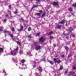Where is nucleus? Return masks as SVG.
I'll return each mask as SVG.
<instances>
[{
    "label": "nucleus",
    "mask_w": 76,
    "mask_h": 76,
    "mask_svg": "<svg viewBox=\"0 0 76 76\" xmlns=\"http://www.w3.org/2000/svg\"><path fill=\"white\" fill-rule=\"evenodd\" d=\"M25 26L26 27H27V26H28V24L25 25Z\"/></svg>",
    "instance_id": "39"
},
{
    "label": "nucleus",
    "mask_w": 76,
    "mask_h": 76,
    "mask_svg": "<svg viewBox=\"0 0 76 76\" xmlns=\"http://www.w3.org/2000/svg\"><path fill=\"white\" fill-rule=\"evenodd\" d=\"M24 65V66H26V65H24L23 64L22 65V66H23Z\"/></svg>",
    "instance_id": "53"
},
{
    "label": "nucleus",
    "mask_w": 76,
    "mask_h": 76,
    "mask_svg": "<svg viewBox=\"0 0 76 76\" xmlns=\"http://www.w3.org/2000/svg\"><path fill=\"white\" fill-rule=\"evenodd\" d=\"M65 21V20H64L63 21H62L61 22H59V23L60 24H64V22Z\"/></svg>",
    "instance_id": "8"
},
{
    "label": "nucleus",
    "mask_w": 76,
    "mask_h": 76,
    "mask_svg": "<svg viewBox=\"0 0 76 76\" xmlns=\"http://www.w3.org/2000/svg\"><path fill=\"white\" fill-rule=\"evenodd\" d=\"M19 53L20 54H23V51L22 50H20L19 52Z\"/></svg>",
    "instance_id": "11"
},
{
    "label": "nucleus",
    "mask_w": 76,
    "mask_h": 76,
    "mask_svg": "<svg viewBox=\"0 0 76 76\" xmlns=\"http://www.w3.org/2000/svg\"><path fill=\"white\" fill-rule=\"evenodd\" d=\"M14 13L15 14H16L17 13H18V12H15Z\"/></svg>",
    "instance_id": "45"
},
{
    "label": "nucleus",
    "mask_w": 76,
    "mask_h": 76,
    "mask_svg": "<svg viewBox=\"0 0 76 76\" xmlns=\"http://www.w3.org/2000/svg\"><path fill=\"white\" fill-rule=\"evenodd\" d=\"M21 20H23V18H21Z\"/></svg>",
    "instance_id": "47"
},
{
    "label": "nucleus",
    "mask_w": 76,
    "mask_h": 76,
    "mask_svg": "<svg viewBox=\"0 0 76 76\" xmlns=\"http://www.w3.org/2000/svg\"><path fill=\"white\" fill-rule=\"evenodd\" d=\"M66 26H68V25H67V24H66Z\"/></svg>",
    "instance_id": "54"
},
{
    "label": "nucleus",
    "mask_w": 76,
    "mask_h": 76,
    "mask_svg": "<svg viewBox=\"0 0 76 76\" xmlns=\"http://www.w3.org/2000/svg\"><path fill=\"white\" fill-rule=\"evenodd\" d=\"M37 7V5H34L32 7L31 9V11H32V10L34 9V7Z\"/></svg>",
    "instance_id": "9"
},
{
    "label": "nucleus",
    "mask_w": 76,
    "mask_h": 76,
    "mask_svg": "<svg viewBox=\"0 0 76 76\" xmlns=\"http://www.w3.org/2000/svg\"><path fill=\"white\" fill-rule=\"evenodd\" d=\"M67 72H68V71L67 70L65 72V75H66V74L67 73Z\"/></svg>",
    "instance_id": "38"
},
{
    "label": "nucleus",
    "mask_w": 76,
    "mask_h": 76,
    "mask_svg": "<svg viewBox=\"0 0 76 76\" xmlns=\"http://www.w3.org/2000/svg\"><path fill=\"white\" fill-rule=\"evenodd\" d=\"M6 20H6V19H4V20H3V21L4 22H6Z\"/></svg>",
    "instance_id": "35"
},
{
    "label": "nucleus",
    "mask_w": 76,
    "mask_h": 76,
    "mask_svg": "<svg viewBox=\"0 0 76 76\" xmlns=\"http://www.w3.org/2000/svg\"><path fill=\"white\" fill-rule=\"evenodd\" d=\"M24 69H25V68H24Z\"/></svg>",
    "instance_id": "62"
},
{
    "label": "nucleus",
    "mask_w": 76,
    "mask_h": 76,
    "mask_svg": "<svg viewBox=\"0 0 76 76\" xmlns=\"http://www.w3.org/2000/svg\"><path fill=\"white\" fill-rule=\"evenodd\" d=\"M7 75V74H6L4 75V76H6V75Z\"/></svg>",
    "instance_id": "51"
},
{
    "label": "nucleus",
    "mask_w": 76,
    "mask_h": 76,
    "mask_svg": "<svg viewBox=\"0 0 76 76\" xmlns=\"http://www.w3.org/2000/svg\"><path fill=\"white\" fill-rule=\"evenodd\" d=\"M34 63H35V61H34Z\"/></svg>",
    "instance_id": "61"
},
{
    "label": "nucleus",
    "mask_w": 76,
    "mask_h": 76,
    "mask_svg": "<svg viewBox=\"0 0 76 76\" xmlns=\"http://www.w3.org/2000/svg\"><path fill=\"white\" fill-rule=\"evenodd\" d=\"M64 35H67V34H64Z\"/></svg>",
    "instance_id": "52"
},
{
    "label": "nucleus",
    "mask_w": 76,
    "mask_h": 76,
    "mask_svg": "<svg viewBox=\"0 0 76 76\" xmlns=\"http://www.w3.org/2000/svg\"><path fill=\"white\" fill-rule=\"evenodd\" d=\"M74 76H76V75H74Z\"/></svg>",
    "instance_id": "57"
},
{
    "label": "nucleus",
    "mask_w": 76,
    "mask_h": 76,
    "mask_svg": "<svg viewBox=\"0 0 76 76\" xmlns=\"http://www.w3.org/2000/svg\"><path fill=\"white\" fill-rule=\"evenodd\" d=\"M72 6H73V7H76V4H74L72 5Z\"/></svg>",
    "instance_id": "15"
},
{
    "label": "nucleus",
    "mask_w": 76,
    "mask_h": 76,
    "mask_svg": "<svg viewBox=\"0 0 76 76\" xmlns=\"http://www.w3.org/2000/svg\"><path fill=\"white\" fill-rule=\"evenodd\" d=\"M49 0H47V1H48Z\"/></svg>",
    "instance_id": "58"
},
{
    "label": "nucleus",
    "mask_w": 76,
    "mask_h": 76,
    "mask_svg": "<svg viewBox=\"0 0 76 76\" xmlns=\"http://www.w3.org/2000/svg\"><path fill=\"white\" fill-rule=\"evenodd\" d=\"M23 27L22 26H21V29L20 30L18 29V31H19L20 32L22 31V30H23Z\"/></svg>",
    "instance_id": "7"
},
{
    "label": "nucleus",
    "mask_w": 76,
    "mask_h": 76,
    "mask_svg": "<svg viewBox=\"0 0 76 76\" xmlns=\"http://www.w3.org/2000/svg\"><path fill=\"white\" fill-rule=\"evenodd\" d=\"M49 63H50L51 64H53V62L51 61H49Z\"/></svg>",
    "instance_id": "18"
},
{
    "label": "nucleus",
    "mask_w": 76,
    "mask_h": 76,
    "mask_svg": "<svg viewBox=\"0 0 76 76\" xmlns=\"http://www.w3.org/2000/svg\"><path fill=\"white\" fill-rule=\"evenodd\" d=\"M3 29V27L2 26L1 27H0V31H2Z\"/></svg>",
    "instance_id": "10"
},
{
    "label": "nucleus",
    "mask_w": 76,
    "mask_h": 76,
    "mask_svg": "<svg viewBox=\"0 0 76 76\" xmlns=\"http://www.w3.org/2000/svg\"><path fill=\"white\" fill-rule=\"evenodd\" d=\"M45 15V13H43L42 16V18H43V17H44V16Z\"/></svg>",
    "instance_id": "26"
},
{
    "label": "nucleus",
    "mask_w": 76,
    "mask_h": 76,
    "mask_svg": "<svg viewBox=\"0 0 76 76\" xmlns=\"http://www.w3.org/2000/svg\"><path fill=\"white\" fill-rule=\"evenodd\" d=\"M11 29L12 31H15V28H14L13 27L11 28Z\"/></svg>",
    "instance_id": "23"
},
{
    "label": "nucleus",
    "mask_w": 76,
    "mask_h": 76,
    "mask_svg": "<svg viewBox=\"0 0 76 76\" xmlns=\"http://www.w3.org/2000/svg\"><path fill=\"white\" fill-rule=\"evenodd\" d=\"M35 75L36 76H38V73H35Z\"/></svg>",
    "instance_id": "30"
},
{
    "label": "nucleus",
    "mask_w": 76,
    "mask_h": 76,
    "mask_svg": "<svg viewBox=\"0 0 76 76\" xmlns=\"http://www.w3.org/2000/svg\"><path fill=\"white\" fill-rule=\"evenodd\" d=\"M69 73H70V74H71V75H74V74H75V72H69Z\"/></svg>",
    "instance_id": "13"
},
{
    "label": "nucleus",
    "mask_w": 76,
    "mask_h": 76,
    "mask_svg": "<svg viewBox=\"0 0 76 76\" xmlns=\"http://www.w3.org/2000/svg\"><path fill=\"white\" fill-rule=\"evenodd\" d=\"M56 44H54V47H56Z\"/></svg>",
    "instance_id": "49"
},
{
    "label": "nucleus",
    "mask_w": 76,
    "mask_h": 76,
    "mask_svg": "<svg viewBox=\"0 0 76 76\" xmlns=\"http://www.w3.org/2000/svg\"><path fill=\"white\" fill-rule=\"evenodd\" d=\"M69 11H70V12H72V11H73L72 10V7H70V8L69 9Z\"/></svg>",
    "instance_id": "20"
},
{
    "label": "nucleus",
    "mask_w": 76,
    "mask_h": 76,
    "mask_svg": "<svg viewBox=\"0 0 76 76\" xmlns=\"http://www.w3.org/2000/svg\"><path fill=\"white\" fill-rule=\"evenodd\" d=\"M60 69V70H61L62 69H63V66H61Z\"/></svg>",
    "instance_id": "27"
},
{
    "label": "nucleus",
    "mask_w": 76,
    "mask_h": 76,
    "mask_svg": "<svg viewBox=\"0 0 76 76\" xmlns=\"http://www.w3.org/2000/svg\"><path fill=\"white\" fill-rule=\"evenodd\" d=\"M73 30V29H72V31Z\"/></svg>",
    "instance_id": "60"
},
{
    "label": "nucleus",
    "mask_w": 76,
    "mask_h": 76,
    "mask_svg": "<svg viewBox=\"0 0 76 76\" xmlns=\"http://www.w3.org/2000/svg\"><path fill=\"white\" fill-rule=\"evenodd\" d=\"M37 45H38L37 42H34V44H33L32 46V47H33V48H35V47H36L35 49L36 50H39V49L41 48V47H40V46H37Z\"/></svg>",
    "instance_id": "1"
},
{
    "label": "nucleus",
    "mask_w": 76,
    "mask_h": 76,
    "mask_svg": "<svg viewBox=\"0 0 76 76\" xmlns=\"http://www.w3.org/2000/svg\"><path fill=\"white\" fill-rule=\"evenodd\" d=\"M62 58H63V57H64V55H62L61 56Z\"/></svg>",
    "instance_id": "44"
},
{
    "label": "nucleus",
    "mask_w": 76,
    "mask_h": 76,
    "mask_svg": "<svg viewBox=\"0 0 76 76\" xmlns=\"http://www.w3.org/2000/svg\"><path fill=\"white\" fill-rule=\"evenodd\" d=\"M45 61V59H44V60H43V61Z\"/></svg>",
    "instance_id": "56"
},
{
    "label": "nucleus",
    "mask_w": 76,
    "mask_h": 76,
    "mask_svg": "<svg viewBox=\"0 0 76 76\" xmlns=\"http://www.w3.org/2000/svg\"><path fill=\"white\" fill-rule=\"evenodd\" d=\"M9 7L10 9V8H11V5H9Z\"/></svg>",
    "instance_id": "40"
},
{
    "label": "nucleus",
    "mask_w": 76,
    "mask_h": 76,
    "mask_svg": "<svg viewBox=\"0 0 76 76\" xmlns=\"http://www.w3.org/2000/svg\"><path fill=\"white\" fill-rule=\"evenodd\" d=\"M17 66V65H16Z\"/></svg>",
    "instance_id": "64"
},
{
    "label": "nucleus",
    "mask_w": 76,
    "mask_h": 76,
    "mask_svg": "<svg viewBox=\"0 0 76 76\" xmlns=\"http://www.w3.org/2000/svg\"><path fill=\"white\" fill-rule=\"evenodd\" d=\"M4 33H9V32L8 31H7V30H4Z\"/></svg>",
    "instance_id": "12"
},
{
    "label": "nucleus",
    "mask_w": 76,
    "mask_h": 76,
    "mask_svg": "<svg viewBox=\"0 0 76 76\" xmlns=\"http://www.w3.org/2000/svg\"><path fill=\"white\" fill-rule=\"evenodd\" d=\"M66 38H69V37H66Z\"/></svg>",
    "instance_id": "55"
},
{
    "label": "nucleus",
    "mask_w": 76,
    "mask_h": 76,
    "mask_svg": "<svg viewBox=\"0 0 76 76\" xmlns=\"http://www.w3.org/2000/svg\"><path fill=\"white\" fill-rule=\"evenodd\" d=\"M35 15H37L38 16H40L41 15V13H37L35 14Z\"/></svg>",
    "instance_id": "17"
},
{
    "label": "nucleus",
    "mask_w": 76,
    "mask_h": 76,
    "mask_svg": "<svg viewBox=\"0 0 76 76\" xmlns=\"http://www.w3.org/2000/svg\"><path fill=\"white\" fill-rule=\"evenodd\" d=\"M30 30H31V28H28V31H30Z\"/></svg>",
    "instance_id": "32"
},
{
    "label": "nucleus",
    "mask_w": 76,
    "mask_h": 76,
    "mask_svg": "<svg viewBox=\"0 0 76 76\" xmlns=\"http://www.w3.org/2000/svg\"><path fill=\"white\" fill-rule=\"evenodd\" d=\"M36 3H38V2H39V0H36Z\"/></svg>",
    "instance_id": "33"
},
{
    "label": "nucleus",
    "mask_w": 76,
    "mask_h": 76,
    "mask_svg": "<svg viewBox=\"0 0 76 76\" xmlns=\"http://www.w3.org/2000/svg\"><path fill=\"white\" fill-rule=\"evenodd\" d=\"M3 72L4 73H6V71H5V70H4V69L3 70Z\"/></svg>",
    "instance_id": "41"
},
{
    "label": "nucleus",
    "mask_w": 76,
    "mask_h": 76,
    "mask_svg": "<svg viewBox=\"0 0 76 76\" xmlns=\"http://www.w3.org/2000/svg\"><path fill=\"white\" fill-rule=\"evenodd\" d=\"M71 56H72V54L70 53L69 54V55L68 56V58H69V57H71Z\"/></svg>",
    "instance_id": "25"
},
{
    "label": "nucleus",
    "mask_w": 76,
    "mask_h": 76,
    "mask_svg": "<svg viewBox=\"0 0 76 76\" xmlns=\"http://www.w3.org/2000/svg\"><path fill=\"white\" fill-rule=\"evenodd\" d=\"M37 69L40 72H42V69L41 68V67H40V66H39V68H37Z\"/></svg>",
    "instance_id": "6"
},
{
    "label": "nucleus",
    "mask_w": 76,
    "mask_h": 76,
    "mask_svg": "<svg viewBox=\"0 0 76 76\" xmlns=\"http://www.w3.org/2000/svg\"><path fill=\"white\" fill-rule=\"evenodd\" d=\"M17 54L16 52L14 50H12L10 53H8V55H12V56H15Z\"/></svg>",
    "instance_id": "2"
},
{
    "label": "nucleus",
    "mask_w": 76,
    "mask_h": 76,
    "mask_svg": "<svg viewBox=\"0 0 76 76\" xmlns=\"http://www.w3.org/2000/svg\"><path fill=\"white\" fill-rule=\"evenodd\" d=\"M40 34V33H37L36 35V37H37V36H38Z\"/></svg>",
    "instance_id": "21"
},
{
    "label": "nucleus",
    "mask_w": 76,
    "mask_h": 76,
    "mask_svg": "<svg viewBox=\"0 0 76 76\" xmlns=\"http://www.w3.org/2000/svg\"><path fill=\"white\" fill-rule=\"evenodd\" d=\"M10 36L11 37H13V35L12 34H9Z\"/></svg>",
    "instance_id": "31"
},
{
    "label": "nucleus",
    "mask_w": 76,
    "mask_h": 76,
    "mask_svg": "<svg viewBox=\"0 0 76 76\" xmlns=\"http://www.w3.org/2000/svg\"><path fill=\"white\" fill-rule=\"evenodd\" d=\"M18 48H18V47H17L16 49H14V50L15 51H17L18 50Z\"/></svg>",
    "instance_id": "14"
},
{
    "label": "nucleus",
    "mask_w": 76,
    "mask_h": 76,
    "mask_svg": "<svg viewBox=\"0 0 76 76\" xmlns=\"http://www.w3.org/2000/svg\"><path fill=\"white\" fill-rule=\"evenodd\" d=\"M25 61L24 59H23L21 61V62L22 63H24Z\"/></svg>",
    "instance_id": "24"
},
{
    "label": "nucleus",
    "mask_w": 76,
    "mask_h": 76,
    "mask_svg": "<svg viewBox=\"0 0 76 76\" xmlns=\"http://www.w3.org/2000/svg\"><path fill=\"white\" fill-rule=\"evenodd\" d=\"M17 44H18L19 45H21L20 44V43L19 42H17Z\"/></svg>",
    "instance_id": "19"
},
{
    "label": "nucleus",
    "mask_w": 76,
    "mask_h": 76,
    "mask_svg": "<svg viewBox=\"0 0 76 76\" xmlns=\"http://www.w3.org/2000/svg\"><path fill=\"white\" fill-rule=\"evenodd\" d=\"M28 38H31V37L30 35H28Z\"/></svg>",
    "instance_id": "42"
},
{
    "label": "nucleus",
    "mask_w": 76,
    "mask_h": 76,
    "mask_svg": "<svg viewBox=\"0 0 76 76\" xmlns=\"http://www.w3.org/2000/svg\"><path fill=\"white\" fill-rule=\"evenodd\" d=\"M42 10H40L39 11V12L40 13H42Z\"/></svg>",
    "instance_id": "46"
},
{
    "label": "nucleus",
    "mask_w": 76,
    "mask_h": 76,
    "mask_svg": "<svg viewBox=\"0 0 76 76\" xmlns=\"http://www.w3.org/2000/svg\"><path fill=\"white\" fill-rule=\"evenodd\" d=\"M61 26H58L57 27L58 29H60L61 28Z\"/></svg>",
    "instance_id": "16"
},
{
    "label": "nucleus",
    "mask_w": 76,
    "mask_h": 76,
    "mask_svg": "<svg viewBox=\"0 0 76 76\" xmlns=\"http://www.w3.org/2000/svg\"><path fill=\"white\" fill-rule=\"evenodd\" d=\"M54 6H58V3L56 2H53L52 3Z\"/></svg>",
    "instance_id": "5"
},
{
    "label": "nucleus",
    "mask_w": 76,
    "mask_h": 76,
    "mask_svg": "<svg viewBox=\"0 0 76 76\" xmlns=\"http://www.w3.org/2000/svg\"><path fill=\"white\" fill-rule=\"evenodd\" d=\"M72 37H75V35L74 34H72Z\"/></svg>",
    "instance_id": "37"
},
{
    "label": "nucleus",
    "mask_w": 76,
    "mask_h": 76,
    "mask_svg": "<svg viewBox=\"0 0 76 76\" xmlns=\"http://www.w3.org/2000/svg\"><path fill=\"white\" fill-rule=\"evenodd\" d=\"M50 43L51 44V42L50 41Z\"/></svg>",
    "instance_id": "59"
},
{
    "label": "nucleus",
    "mask_w": 76,
    "mask_h": 76,
    "mask_svg": "<svg viewBox=\"0 0 76 76\" xmlns=\"http://www.w3.org/2000/svg\"><path fill=\"white\" fill-rule=\"evenodd\" d=\"M52 33H53V32L51 31L50 32L49 35H51V34Z\"/></svg>",
    "instance_id": "36"
},
{
    "label": "nucleus",
    "mask_w": 76,
    "mask_h": 76,
    "mask_svg": "<svg viewBox=\"0 0 76 76\" xmlns=\"http://www.w3.org/2000/svg\"><path fill=\"white\" fill-rule=\"evenodd\" d=\"M53 60L55 63H60L61 62V61H58L57 60V59H56V58H54L53 59Z\"/></svg>",
    "instance_id": "3"
},
{
    "label": "nucleus",
    "mask_w": 76,
    "mask_h": 76,
    "mask_svg": "<svg viewBox=\"0 0 76 76\" xmlns=\"http://www.w3.org/2000/svg\"><path fill=\"white\" fill-rule=\"evenodd\" d=\"M53 37L52 36H50V39H53Z\"/></svg>",
    "instance_id": "34"
},
{
    "label": "nucleus",
    "mask_w": 76,
    "mask_h": 76,
    "mask_svg": "<svg viewBox=\"0 0 76 76\" xmlns=\"http://www.w3.org/2000/svg\"><path fill=\"white\" fill-rule=\"evenodd\" d=\"M21 76H23L22 75H21Z\"/></svg>",
    "instance_id": "63"
},
{
    "label": "nucleus",
    "mask_w": 76,
    "mask_h": 76,
    "mask_svg": "<svg viewBox=\"0 0 76 76\" xmlns=\"http://www.w3.org/2000/svg\"><path fill=\"white\" fill-rule=\"evenodd\" d=\"M28 55H29L30 56H32V55L31 53H28Z\"/></svg>",
    "instance_id": "29"
},
{
    "label": "nucleus",
    "mask_w": 76,
    "mask_h": 76,
    "mask_svg": "<svg viewBox=\"0 0 76 76\" xmlns=\"http://www.w3.org/2000/svg\"><path fill=\"white\" fill-rule=\"evenodd\" d=\"M39 40L40 42H44V39L42 37L39 39Z\"/></svg>",
    "instance_id": "4"
},
{
    "label": "nucleus",
    "mask_w": 76,
    "mask_h": 76,
    "mask_svg": "<svg viewBox=\"0 0 76 76\" xmlns=\"http://www.w3.org/2000/svg\"><path fill=\"white\" fill-rule=\"evenodd\" d=\"M73 70H76V66H73Z\"/></svg>",
    "instance_id": "22"
},
{
    "label": "nucleus",
    "mask_w": 76,
    "mask_h": 76,
    "mask_svg": "<svg viewBox=\"0 0 76 76\" xmlns=\"http://www.w3.org/2000/svg\"><path fill=\"white\" fill-rule=\"evenodd\" d=\"M65 48L66 50H69V48H68V47H65Z\"/></svg>",
    "instance_id": "28"
},
{
    "label": "nucleus",
    "mask_w": 76,
    "mask_h": 76,
    "mask_svg": "<svg viewBox=\"0 0 76 76\" xmlns=\"http://www.w3.org/2000/svg\"><path fill=\"white\" fill-rule=\"evenodd\" d=\"M33 67L34 68H35V67H36V66H35V65H33Z\"/></svg>",
    "instance_id": "43"
},
{
    "label": "nucleus",
    "mask_w": 76,
    "mask_h": 76,
    "mask_svg": "<svg viewBox=\"0 0 76 76\" xmlns=\"http://www.w3.org/2000/svg\"><path fill=\"white\" fill-rule=\"evenodd\" d=\"M8 16V14H7L6 15V17H7Z\"/></svg>",
    "instance_id": "48"
},
{
    "label": "nucleus",
    "mask_w": 76,
    "mask_h": 76,
    "mask_svg": "<svg viewBox=\"0 0 76 76\" xmlns=\"http://www.w3.org/2000/svg\"><path fill=\"white\" fill-rule=\"evenodd\" d=\"M71 14H72V15H74V13H71Z\"/></svg>",
    "instance_id": "50"
}]
</instances>
